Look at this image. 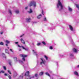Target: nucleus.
I'll use <instances>...</instances> for the list:
<instances>
[{
    "label": "nucleus",
    "mask_w": 79,
    "mask_h": 79,
    "mask_svg": "<svg viewBox=\"0 0 79 79\" xmlns=\"http://www.w3.org/2000/svg\"><path fill=\"white\" fill-rule=\"evenodd\" d=\"M57 6V8H59L60 6V9H59V11H61L62 10L63 8V5H62V4L61 2H60V0H58V3Z\"/></svg>",
    "instance_id": "obj_1"
},
{
    "label": "nucleus",
    "mask_w": 79,
    "mask_h": 79,
    "mask_svg": "<svg viewBox=\"0 0 79 79\" xmlns=\"http://www.w3.org/2000/svg\"><path fill=\"white\" fill-rule=\"evenodd\" d=\"M40 64H41V65H42V66H43V65H45V63H46L45 60H44L42 58L40 59Z\"/></svg>",
    "instance_id": "obj_2"
},
{
    "label": "nucleus",
    "mask_w": 79,
    "mask_h": 79,
    "mask_svg": "<svg viewBox=\"0 0 79 79\" xmlns=\"http://www.w3.org/2000/svg\"><path fill=\"white\" fill-rule=\"evenodd\" d=\"M32 5H33L35 7V6H36V2L34 1H32L29 5V6H31Z\"/></svg>",
    "instance_id": "obj_3"
},
{
    "label": "nucleus",
    "mask_w": 79,
    "mask_h": 79,
    "mask_svg": "<svg viewBox=\"0 0 79 79\" xmlns=\"http://www.w3.org/2000/svg\"><path fill=\"white\" fill-rule=\"evenodd\" d=\"M20 56H21V57H23V58H22V60H23V61H25L26 60H25V59L24 58H26V57H27V55H23V54H20Z\"/></svg>",
    "instance_id": "obj_4"
},
{
    "label": "nucleus",
    "mask_w": 79,
    "mask_h": 79,
    "mask_svg": "<svg viewBox=\"0 0 79 79\" xmlns=\"http://www.w3.org/2000/svg\"><path fill=\"white\" fill-rule=\"evenodd\" d=\"M29 72L27 71V72L25 73V76H27V77H29V76L30 75H29Z\"/></svg>",
    "instance_id": "obj_5"
},
{
    "label": "nucleus",
    "mask_w": 79,
    "mask_h": 79,
    "mask_svg": "<svg viewBox=\"0 0 79 79\" xmlns=\"http://www.w3.org/2000/svg\"><path fill=\"white\" fill-rule=\"evenodd\" d=\"M69 28L70 30H71V31H73V27H72V26L71 25H69Z\"/></svg>",
    "instance_id": "obj_6"
},
{
    "label": "nucleus",
    "mask_w": 79,
    "mask_h": 79,
    "mask_svg": "<svg viewBox=\"0 0 79 79\" xmlns=\"http://www.w3.org/2000/svg\"><path fill=\"white\" fill-rule=\"evenodd\" d=\"M20 41L21 43L23 44H25V41H24V40H23V38H22L21 39H20Z\"/></svg>",
    "instance_id": "obj_7"
},
{
    "label": "nucleus",
    "mask_w": 79,
    "mask_h": 79,
    "mask_svg": "<svg viewBox=\"0 0 79 79\" xmlns=\"http://www.w3.org/2000/svg\"><path fill=\"white\" fill-rule=\"evenodd\" d=\"M33 51V54L34 55H36V56H37L38 55V54H37V52H35V51H34V50H32Z\"/></svg>",
    "instance_id": "obj_8"
},
{
    "label": "nucleus",
    "mask_w": 79,
    "mask_h": 79,
    "mask_svg": "<svg viewBox=\"0 0 79 79\" xmlns=\"http://www.w3.org/2000/svg\"><path fill=\"white\" fill-rule=\"evenodd\" d=\"M73 52H75V53L77 52V49H76L75 48H73Z\"/></svg>",
    "instance_id": "obj_9"
},
{
    "label": "nucleus",
    "mask_w": 79,
    "mask_h": 79,
    "mask_svg": "<svg viewBox=\"0 0 79 79\" xmlns=\"http://www.w3.org/2000/svg\"><path fill=\"white\" fill-rule=\"evenodd\" d=\"M44 72H40V73H39V75L40 76H43V74H44Z\"/></svg>",
    "instance_id": "obj_10"
},
{
    "label": "nucleus",
    "mask_w": 79,
    "mask_h": 79,
    "mask_svg": "<svg viewBox=\"0 0 79 79\" xmlns=\"http://www.w3.org/2000/svg\"><path fill=\"white\" fill-rule=\"evenodd\" d=\"M42 18V15H40L37 16V18L38 19H40Z\"/></svg>",
    "instance_id": "obj_11"
},
{
    "label": "nucleus",
    "mask_w": 79,
    "mask_h": 79,
    "mask_svg": "<svg viewBox=\"0 0 79 79\" xmlns=\"http://www.w3.org/2000/svg\"><path fill=\"white\" fill-rule=\"evenodd\" d=\"M31 19L30 18H28V19H27V22L28 23H29V22H30V21H31Z\"/></svg>",
    "instance_id": "obj_12"
},
{
    "label": "nucleus",
    "mask_w": 79,
    "mask_h": 79,
    "mask_svg": "<svg viewBox=\"0 0 79 79\" xmlns=\"http://www.w3.org/2000/svg\"><path fill=\"white\" fill-rule=\"evenodd\" d=\"M74 74H75V75H76V76H79L78 73L76 71L74 72Z\"/></svg>",
    "instance_id": "obj_13"
},
{
    "label": "nucleus",
    "mask_w": 79,
    "mask_h": 79,
    "mask_svg": "<svg viewBox=\"0 0 79 79\" xmlns=\"http://www.w3.org/2000/svg\"><path fill=\"white\" fill-rule=\"evenodd\" d=\"M70 41H71L72 44H73V45H74V42L73 41V40H72V39H71V37H70Z\"/></svg>",
    "instance_id": "obj_14"
},
{
    "label": "nucleus",
    "mask_w": 79,
    "mask_h": 79,
    "mask_svg": "<svg viewBox=\"0 0 79 79\" xmlns=\"http://www.w3.org/2000/svg\"><path fill=\"white\" fill-rule=\"evenodd\" d=\"M23 74H24V73H22V75L20 76V79H23Z\"/></svg>",
    "instance_id": "obj_15"
},
{
    "label": "nucleus",
    "mask_w": 79,
    "mask_h": 79,
    "mask_svg": "<svg viewBox=\"0 0 79 79\" xmlns=\"http://www.w3.org/2000/svg\"><path fill=\"white\" fill-rule=\"evenodd\" d=\"M21 47L23 48V49L24 50H26V51L28 50V49H27L25 48H24V47L23 46H21Z\"/></svg>",
    "instance_id": "obj_16"
},
{
    "label": "nucleus",
    "mask_w": 79,
    "mask_h": 79,
    "mask_svg": "<svg viewBox=\"0 0 79 79\" xmlns=\"http://www.w3.org/2000/svg\"><path fill=\"white\" fill-rule=\"evenodd\" d=\"M7 76L8 77H9V79H11V75L8 74L7 75Z\"/></svg>",
    "instance_id": "obj_17"
},
{
    "label": "nucleus",
    "mask_w": 79,
    "mask_h": 79,
    "mask_svg": "<svg viewBox=\"0 0 79 79\" xmlns=\"http://www.w3.org/2000/svg\"><path fill=\"white\" fill-rule=\"evenodd\" d=\"M69 11H72V9L69 6Z\"/></svg>",
    "instance_id": "obj_18"
},
{
    "label": "nucleus",
    "mask_w": 79,
    "mask_h": 79,
    "mask_svg": "<svg viewBox=\"0 0 79 79\" xmlns=\"http://www.w3.org/2000/svg\"><path fill=\"white\" fill-rule=\"evenodd\" d=\"M45 74L47 75V76H49V77H50V74L48 73H45Z\"/></svg>",
    "instance_id": "obj_19"
},
{
    "label": "nucleus",
    "mask_w": 79,
    "mask_h": 79,
    "mask_svg": "<svg viewBox=\"0 0 79 79\" xmlns=\"http://www.w3.org/2000/svg\"><path fill=\"white\" fill-rule=\"evenodd\" d=\"M5 52L6 53H8V54H9V53H8V50L7 49H6Z\"/></svg>",
    "instance_id": "obj_20"
},
{
    "label": "nucleus",
    "mask_w": 79,
    "mask_h": 79,
    "mask_svg": "<svg viewBox=\"0 0 79 79\" xmlns=\"http://www.w3.org/2000/svg\"><path fill=\"white\" fill-rule=\"evenodd\" d=\"M5 42L6 43V44H9V43H10V42L8 40H6Z\"/></svg>",
    "instance_id": "obj_21"
},
{
    "label": "nucleus",
    "mask_w": 79,
    "mask_h": 79,
    "mask_svg": "<svg viewBox=\"0 0 79 79\" xmlns=\"http://www.w3.org/2000/svg\"><path fill=\"white\" fill-rule=\"evenodd\" d=\"M76 6L77 8H78V9L79 10V5L78 4H76Z\"/></svg>",
    "instance_id": "obj_22"
},
{
    "label": "nucleus",
    "mask_w": 79,
    "mask_h": 79,
    "mask_svg": "<svg viewBox=\"0 0 79 79\" xmlns=\"http://www.w3.org/2000/svg\"><path fill=\"white\" fill-rule=\"evenodd\" d=\"M70 56H74V55H73V52H71L70 54Z\"/></svg>",
    "instance_id": "obj_23"
},
{
    "label": "nucleus",
    "mask_w": 79,
    "mask_h": 79,
    "mask_svg": "<svg viewBox=\"0 0 79 79\" xmlns=\"http://www.w3.org/2000/svg\"><path fill=\"white\" fill-rule=\"evenodd\" d=\"M27 78L26 79H31L32 78V77H31V76H29V77H27Z\"/></svg>",
    "instance_id": "obj_24"
},
{
    "label": "nucleus",
    "mask_w": 79,
    "mask_h": 79,
    "mask_svg": "<svg viewBox=\"0 0 79 79\" xmlns=\"http://www.w3.org/2000/svg\"><path fill=\"white\" fill-rule=\"evenodd\" d=\"M28 13H32V9H30V11H28Z\"/></svg>",
    "instance_id": "obj_25"
},
{
    "label": "nucleus",
    "mask_w": 79,
    "mask_h": 79,
    "mask_svg": "<svg viewBox=\"0 0 79 79\" xmlns=\"http://www.w3.org/2000/svg\"><path fill=\"white\" fill-rule=\"evenodd\" d=\"M2 55L4 58H6V56H5V54L3 53L2 54Z\"/></svg>",
    "instance_id": "obj_26"
},
{
    "label": "nucleus",
    "mask_w": 79,
    "mask_h": 79,
    "mask_svg": "<svg viewBox=\"0 0 79 79\" xmlns=\"http://www.w3.org/2000/svg\"><path fill=\"white\" fill-rule=\"evenodd\" d=\"M46 60H48V57L47 56H44Z\"/></svg>",
    "instance_id": "obj_27"
},
{
    "label": "nucleus",
    "mask_w": 79,
    "mask_h": 79,
    "mask_svg": "<svg viewBox=\"0 0 79 79\" xmlns=\"http://www.w3.org/2000/svg\"><path fill=\"white\" fill-rule=\"evenodd\" d=\"M18 75V73H14V77H16V76Z\"/></svg>",
    "instance_id": "obj_28"
},
{
    "label": "nucleus",
    "mask_w": 79,
    "mask_h": 79,
    "mask_svg": "<svg viewBox=\"0 0 79 79\" xmlns=\"http://www.w3.org/2000/svg\"><path fill=\"white\" fill-rule=\"evenodd\" d=\"M0 45H4L3 43V42H1L0 43Z\"/></svg>",
    "instance_id": "obj_29"
},
{
    "label": "nucleus",
    "mask_w": 79,
    "mask_h": 79,
    "mask_svg": "<svg viewBox=\"0 0 79 79\" xmlns=\"http://www.w3.org/2000/svg\"><path fill=\"white\" fill-rule=\"evenodd\" d=\"M11 63H12V62H11V61H10L9 62V64L10 66H11Z\"/></svg>",
    "instance_id": "obj_30"
},
{
    "label": "nucleus",
    "mask_w": 79,
    "mask_h": 79,
    "mask_svg": "<svg viewBox=\"0 0 79 79\" xmlns=\"http://www.w3.org/2000/svg\"><path fill=\"white\" fill-rule=\"evenodd\" d=\"M44 21H45L46 22H47V19H46V17H45L44 18Z\"/></svg>",
    "instance_id": "obj_31"
},
{
    "label": "nucleus",
    "mask_w": 79,
    "mask_h": 79,
    "mask_svg": "<svg viewBox=\"0 0 79 79\" xmlns=\"http://www.w3.org/2000/svg\"><path fill=\"white\" fill-rule=\"evenodd\" d=\"M42 43L43 45H46V43H45V42L44 41L42 42Z\"/></svg>",
    "instance_id": "obj_32"
},
{
    "label": "nucleus",
    "mask_w": 79,
    "mask_h": 79,
    "mask_svg": "<svg viewBox=\"0 0 79 79\" xmlns=\"http://www.w3.org/2000/svg\"><path fill=\"white\" fill-rule=\"evenodd\" d=\"M14 60H15V61H17V58H16V57H15L14 58Z\"/></svg>",
    "instance_id": "obj_33"
},
{
    "label": "nucleus",
    "mask_w": 79,
    "mask_h": 79,
    "mask_svg": "<svg viewBox=\"0 0 79 79\" xmlns=\"http://www.w3.org/2000/svg\"><path fill=\"white\" fill-rule=\"evenodd\" d=\"M5 73V72L4 71L2 70L0 72V74H1V73Z\"/></svg>",
    "instance_id": "obj_34"
},
{
    "label": "nucleus",
    "mask_w": 79,
    "mask_h": 79,
    "mask_svg": "<svg viewBox=\"0 0 79 79\" xmlns=\"http://www.w3.org/2000/svg\"><path fill=\"white\" fill-rule=\"evenodd\" d=\"M15 13H17V14H18V13H19V10H16Z\"/></svg>",
    "instance_id": "obj_35"
},
{
    "label": "nucleus",
    "mask_w": 79,
    "mask_h": 79,
    "mask_svg": "<svg viewBox=\"0 0 79 79\" xmlns=\"http://www.w3.org/2000/svg\"><path fill=\"white\" fill-rule=\"evenodd\" d=\"M9 12L10 15H11V11L10 10H9Z\"/></svg>",
    "instance_id": "obj_36"
},
{
    "label": "nucleus",
    "mask_w": 79,
    "mask_h": 79,
    "mask_svg": "<svg viewBox=\"0 0 79 79\" xmlns=\"http://www.w3.org/2000/svg\"><path fill=\"white\" fill-rule=\"evenodd\" d=\"M59 56L60 57H62V56H63V55H62L61 54H59Z\"/></svg>",
    "instance_id": "obj_37"
},
{
    "label": "nucleus",
    "mask_w": 79,
    "mask_h": 79,
    "mask_svg": "<svg viewBox=\"0 0 79 79\" xmlns=\"http://www.w3.org/2000/svg\"><path fill=\"white\" fill-rule=\"evenodd\" d=\"M19 63H22V64H23V62L22 61V60H20L19 61Z\"/></svg>",
    "instance_id": "obj_38"
},
{
    "label": "nucleus",
    "mask_w": 79,
    "mask_h": 79,
    "mask_svg": "<svg viewBox=\"0 0 79 79\" xmlns=\"http://www.w3.org/2000/svg\"><path fill=\"white\" fill-rule=\"evenodd\" d=\"M8 72L9 74H11V71H10L8 70Z\"/></svg>",
    "instance_id": "obj_39"
},
{
    "label": "nucleus",
    "mask_w": 79,
    "mask_h": 79,
    "mask_svg": "<svg viewBox=\"0 0 79 79\" xmlns=\"http://www.w3.org/2000/svg\"><path fill=\"white\" fill-rule=\"evenodd\" d=\"M41 44H40V43H38L37 44V46H39V45H40Z\"/></svg>",
    "instance_id": "obj_40"
},
{
    "label": "nucleus",
    "mask_w": 79,
    "mask_h": 79,
    "mask_svg": "<svg viewBox=\"0 0 79 79\" xmlns=\"http://www.w3.org/2000/svg\"><path fill=\"white\" fill-rule=\"evenodd\" d=\"M38 76V74L37 73L35 74V77H37Z\"/></svg>",
    "instance_id": "obj_41"
},
{
    "label": "nucleus",
    "mask_w": 79,
    "mask_h": 79,
    "mask_svg": "<svg viewBox=\"0 0 79 79\" xmlns=\"http://www.w3.org/2000/svg\"><path fill=\"white\" fill-rule=\"evenodd\" d=\"M3 68L4 69H5V70H6V67L5 66H3Z\"/></svg>",
    "instance_id": "obj_42"
},
{
    "label": "nucleus",
    "mask_w": 79,
    "mask_h": 79,
    "mask_svg": "<svg viewBox=\"0 0 79 79\" xmlns=\"http://www.w3.org/2000/svg\"><path fill=\"white\" fill-rule=\"evenodd\" d=\"M49 49H53V47H52V46H50L49 47Z\"/></svg>",
    "instance_id": "obj_43"
},
{
    "label": "nucleus",
    "mask_w": 79,
    "mask_h": 79,
    "mask_svg": "<svg viewBox=\"0 0 79 79\" xmlns=\"http://www.w3.org/2000/svg\"><path fill=\"white\" fill-rule=\"evenodd\" d=\"M42 14L43 15H44V11H43V10H42Z\"/></svg>",
    "instance_id": "obj_44"
},
{
    "label": "nucleus",
    "mask_w": 79,
    "mask_h": 79,
    "mask_svg": "<svg viewBox=\"0 0 79 79\" xmlns=\"http://www.w3.org/2000/svg\"><path fill=\"white\" fill-rule=\"evenodd\" d=\"M10 52H13V51L12 50V49H10Z\"/></svg>",
    "instance_id": "obj_45"
},
{
    "label": "nucleus",
    "mask_w": 79,
    "mask_h": 79,
    "mask_svg": "<svg viewBox=\"0 0 79 79\" xmlns=\"http://www.w3.org/2000/svg\"><path fill=\"white\" fill-rule=\"evenodd\" d=\"M24 35V34H23V35H22L20 36V37H23V35Z\"/></svg>",
    "instance_id": "obj_46"
},
{
    "label": "nucleus",
    "mask_w": 79,
    "mask_h": 79,
    "mask_svg": "<svg viewBox=\"0 0 79 79\" xmlns=\"http://www.w3.org/2000/svg\"><path fill=\"white\" fill-rule=\"evenodd\" d=\"M8 74H7L6 73H5L4 75H5V76H8Z\"/></svg>",
    "instance_id": "obj_47"
},
{
    "label": "nucleus",
    "mask_w": 79,
    "mask_h": 79,
    "mask_svg": "<svg viewBox=\"0 0 79 79\" xmlns=\"http://www.w3.org/2000/svg\"><path fill=\"white\" fill-rule=\"evenodd\" d=\"M18 47H20V48H21V46H19V45L18 44Z\"/></svg>",
    "instance_id": "obj_48"
},
{
    "label": "nucleus",
    "mask_w": 79,
    "mask_h": 79,
    "mask_svg": "<svg viewBox=\"0 0 79 79\" xmlns=\"http://www.w3.org/2000/svg\"><path fill=\"white\" fill-rule=\"evenodd\" d=\"M0 34H3V32H0Z\"/></svg>",
    "instance_id": "obj_49"
},
{
    "label": "nucleus",
    "mask_w": 79,
    "mask_h": 79,
    "mask_svg": "<svg viewBox=\"0 0 79 79\" xmlns=\"http://www.w3.org/2000/svg\"><path fill=\"white\" fill-rule=\"evenodd\" d=\"M27 6L25 7V9L27 10Z\"/></svg>",
    "instance_id": "obj_50"
},
{
    "label": "nucleus",
    "mask_w": 79,
    "mask_h": 79,
    "mask_svg": "<svg viewBox=\"0 0 79 79\" xmlns=\"http://www.w3.org/2000/svg\"><path fill=\"white\" fill-rule=\"evenodd\" d=\"M19 52H20V51H21V49H19Z\"/></svg>",
    "instance_id": "obj_51"
},
{
    "label": "nucleus",
    "mask_w": 79,
    "mask_h": 79,
    "mask_svg": "<svg viewBox=\"0 0 79 79\" xmlns=\"http://www.w3.org/2000/svg\"><path fill=\"white\" fill-rule=\"evenodd\" d=\"M52 73V71H49V73Z\"/></svg>",
    "instance_id": "obj_52"
},
{
    "label": "nucleus",
    "mask_w": 79,
    "mask_h": 79,
    "mask_svg": "<svg viewBox=\"0 0 79 79\" xmlns=\"http://www.w3.org/2000/svg\"><path fill=\"white\" fill-rule=\"evenodd\" d=\"M15 44H18V42H15Z\"/></svg>",
    "instance_id": "obj_53"
},
{
    "label": "nucleus",
    "mask_w": 79,
    "mask_h": 79,
    "mask_svg": "<svg viewBox=\"0 0 79 79\" xmlns=\"http://www.w3.org/2000/svg\"><path fill=\"white\" fill-rule=\"evenodd\" d=\"M6 46H8V44H6Z\"/></svg>",
    "instance_id": "obj_54"
},
{
    "label": "nucleus",
    "mask_w": 79,
    "mask_h": 79,
    "mask_svg": "<svg viewBox=\"0 0 79 79\" xmlns=\"http://www.w3.org/2000/svg\"><path fill=\"white\" fill-rule=\"evenodd\" d=\"M77 68H79V65H77Z\"/></svg>",
    "instance_id": "obj_55"
},
{
    "label": "nucleus",
    "mask_w": 79,
    "mask_h": 79,
    "mask_svg": "<svg viewBox=\"0 0 79 79\" xmlns=\"http://www.w3.org/2000/svg\"><path fill=\"white\" fill-rule=\"evenodd\" d=\"M33 78H34V76H33L32 77Z\"/></svg>",
    "instance_id": "obj_56"
},
{
    "label": "nucleus",
    "mask_w": 79,
    "mask_h": 79,
    "mask_svg": "<svg viewBox=\"0 0 79 79\" xmlns=\"http://www.w3.org/2000/svg\"><path fill=\"white\" fill-rule=\"evenodd\" d=\"M7 48H8V49H9V47H7Z\"/></svg>",
    "instance_id": "obj_57"
},
{
    "label": "nucleus",
    "mask_w": 79,
    "mask_h": 79,
    "mask_svg": "<svg viewBox=\"0 0 79 79\" xmlns=\"http://www.w3.org/2000/svg\"><path fill=\"white\" fill-rule=\"evenodd\" d=\"M36 79H38V78H36Z\"/></svg>",
    "instance_id": "obj_58"
},
{
    "label": "nucleus",
    "mask_w": 79,
    "mask_h": 79,
    "mask_svg": "<svg viewBox=\"0 0 79 79\" xmlns=\"http://www.w3.org/2000/svg\"><path fill=\"white\" fill-rule=\"evenodd\" d=\"M12 23V22H11V23Z\"/></svg>",
    "instance_id": "obj_59"
}]
</instances>
